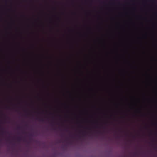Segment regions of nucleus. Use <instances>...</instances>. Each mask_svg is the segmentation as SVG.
Masks as SVG:
<instances>
[{"instance_id": "nucleus-1", "label": "nucleus", "mask_w": 157, "mask_h": 157, "mask_svg": "<svg viewBox=\"0 0 157 157\" xmlns=\"http://www.w3.org/2000/svg\"><path fill=\"white\" fill-rule=\"evenodd\" d=\"M37 120H38L39 121H41L44 122V119L43 118H37Z\"/></svg>"}, {"instance_id": "nucleus-5", "label": "nucleus", "mask_w": 157, "mask_h": 157, "mask_svg": "<svg viewBox=\"0 0 157 157\" xmlns=\"http://www.w3.org/2000/svg\"><path fill=\"white\" fill-rule=\"evenodd\" d=\"M19 127L17 128V129H19Z\"/></svg>"}, {"instance_id": "nucleus-2", "label": "nucleus", "mask_w": 157, "mask_h": 157, "mask_svg": "<svg viewBox=\"0 0 157 157\" xmlns=\"http://www.w3.org/2000/svg\"><path fill=\"white\" fill-rule=\"evenodd\" d=\"M21 140V137H18L17 138V140L18 141H20Z\"/></svg>"}, {"instance_id": "nucleus-3", "label": "nucleus", "mask_w": 157, "mask_h": 157, "mask_svg": "<svg viewBox=\"0 0 157 157\" xmlns=\"http://www.w3.org/2000/svg\"><path fill=\"white\" fill-rule=\"evenodd\" d=\"M86 132H85V131H84L83 132H82V135H83V136H82L83 137H84L85 136V133Z\"/></svg>"}, {"instance_id": "nucleus-4", "label": "nucleus", "mask_w": 157, "mask_h": 157, "mask_svg": "<svg viewBox=\"0 0 157 157\" xmlns=\"http://www.w3.org/2000/svg\"><path fill=\"white\" fill-rule=\"evenodd\" d=\"M137 155V152H136L134 153L133 155L134 156H135V155Z\"/></svg>"}, {"instance_id": "nucleus-6", "label": "nucleus", "mask_w": 157, "mask_h": 157, "mask_svg": "<svg viewBox=\"0 0 157 157\" xmlns=\"http://www.w3.org/2000/svg\"><path fill=\"white\" fill-rule=\"evenodd\" d=\"M4 132H3V131L2 132L3 133H4Z\"/></svg>"}]
</instances>
